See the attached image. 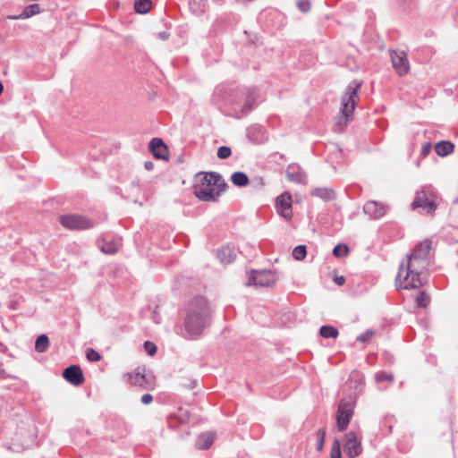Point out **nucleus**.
Returning a JSON list of instances; mask_svg holds the SVG:
<instances>
[{
	"label": "nucleus",
	"instance_id": "obj_1",
	"mask_svg": "<svg viewBox=\"0 0 458 458\" xmlns=\"http://www.w3.org/2000/svg\"><path fill=\"white\" fill-rule=\"evenodd\" d=\"M211 311L202 296L193 298L188 304L182 335L186 339H197L208 326Z\"/></svg>",
	"mask_w": 458,
	"mask_h": 458
},
{
	"label": "nucleus",
	"instance_id": "obj_2",
	"mask_svg": "<svg viewBox=\"0 0 458 458\" xmlns=\"http://www.w3.org/2000/svg\"><path fill=\"white\" fill-rule=\"evenodd\" d=\"M196 177H200L199 182L193 186L194 195L206 202H216L228 188L227 182L217 172H200Z\"/></svg>",
	"mask_w": 458,
	"mask_h": 458
},
{
	"label": "nucleus",
	"instance_id": "obj_3",
	"mask_svg": "<svg viewBox=\"0 0 458 458\" xmlns=\"http://www.w3.org/2000/svg\"><path fill=\"white\" fill-rule=\"evenodd\" d=\"M428 265V260L417 259L412 255L407 256L406 262H402L395 278L397 288L405 290L417 289L423 283L420 278V273Z\"/></svg>",
	"mask_w": 458,
	"mask_h": 458
},
{
	"label": "nucleus",
	"instance_id": "obj_4",
	"mask_svg": "<svg viewBox=\"0 0 458 458\" xmlns=\"http://www.w3.org/2000/svg\"><path fill=\"white\" fill-rule=\"evenodd\" d=\"M361 87V82L358 81H351L342 98L341 117L338 121L339 131H342L348 123L349 118L352 116V112L358 103L359 96L358 90Z\"/></svg>",
	"mask_w": 458,
	"mask_h": 458
},
{
	"label": "nucleus",
	"instance_id": "obj_5",
	"mask_svg": "<svg viewBox=\"0 0 458 458\" xmlns=\"http://www.w3.org/2000/svg\"><path fill=\"white\" fill-rule=\"evenodd\" d=\"M435 191L431 186H424L416 192L414 200L411 203V208H427L428 213L435 211L437 205L435 203Z\"/></svg>",
	"mask_w": 458,
	"mask_h": 458
},
{
	"label": "nucleus",
	"instance_id": "obj_6",
	"mask_svg": "<svg viewBox=\"0 0 458 458\" xmlns=\"http://www.w3.org/2000/svg\"><path fill=\"white\" fill-rule=\"evenodd\" d=\"M278 276L276 272L271 270H251L249 276L247 285H256L259 287L273 286L277 281Z\"/></svg>",
	"mask_w": 458,
	"mask_h": 458
},
{
	"label": "nucleus",
	"instance_id": "obj_7",
	"mask_svg": "<svg viewBox=\"0 0 458 458\" xmlns=\"http://www.w3.org/2000/svg\"><path fill=\"white\" fill-rule=\"evenodd\" d=\"M60 224L70 230H84L93 226L88 218L79 215H64L59 218Z\"/></svg>",
	"mask_w": 458,
	"mask_h": 458
},
{
	"label": "nucleus",
	"instance_id": "obj_8",
	"mask_svg": "<svg viewBox=\"0 0 458 458\" xmlns=\"http://www.w3.org/2000/svg\"><path fill=\"white\" fill-rule=\"evenodd\" d=\"M353 415L352 403L342 400L339 403L336 413V425L339 431H344L348 427V424Z\"/></svg>",
	"mask_w": 458,
	"mask_h": 458
},
{
	"label": "nucleus",
	"instance_id": "obj_9",
	"mask_svg": "<svg viewBox=\"0 0 458 458\" xmlns=\"http://www.w3.org/2000/svg\"><path fill=\"white\" fill-rule=\"evenodd\" d=\"M259 90L256 88H250L248 89L244 104L241 107L240 114L236 115L237 118H242L250 112H252L258 106L259 100Z\"/></svg>",
	"mask_w": 458,
	"mask_h": 458
},
{
	"label": "nucleus",
	"instance_id": "obj_10",
	"mask_svg": "<svg viewBox=\"0 0 458 458\" xmlns=\"http://www.w3.org/2000/svg\"><path fill=\"white\" fill-rule=\"evenodd\" d=\"M292 202V195L288 191H284L276 198L277 212L286 220H290L293 216Z\"/></svg>",
	"mask_w": 458,
	"mask_h": 458
},
{
	"label": "nucleus",
	"instance_id": "obj_11",
	"mask_svg": "<svg viewBox=\"0 0 458 458\" xmlns=\"http://www.w3.org/2000/svg\"><path fill=\"white\" fill-rule=\"evenodd\" d=\"M344 449L346 454L351 458H354L361 454V444L358 441L355 432L350 431L345 434V444Z\"/></svg>",
	"mask_w": 458,
	"mask_h": 458
},
{
	"label": "nucleus",
	"instance_id": "obj_12",
	"mask_svg": "<svg viewBox=\"0 0 458 458\" xmlns=\"http://www.w3.org/2000/svg\"><path fill=\"white\" fill-rule=\"evenodd\" d=\"M64 378L70 384L78 386L84 382V376L81 369L77 365H70L63 371Z\"/></svg>",
	"mask_w": 458,
	"mask_h": 458
},
{
	"label": "nucleus",
	"instance_id": "obj_13",
	"mask_svg": "<svg viewBox=\"0 0 458 458\" xmlns=\"http://www.w3.org/2000/svg\"><path fill=\"white\" fill-rule=\"evenodd\" d=\"M285 175L288 181L294 183L306 184L307 175L303 169L296 164H291L286 167Z\"/></svg>",
	"mask_w": 458,
	"mask_h": 458
},
{
	"label": "nucleus",
	"instance_id": "obj_14",
	"mask_svg": "<svg viewBox=\"0 0 458 458\" xmlns=\"http://www.w3.org/2000/svg\"><path fill=\"white\" fill-rule=\"evenodd\" d=\"M391 60L394 68L400 76L408 73L410 65L404 53H397L394 51L391 54Z\"/></svg>",
	"mask_w": 458,
	"mask_h": 458
},
{
	"label": "nucleus",
	"instance_id": "obj_15",
	"mask_svg": "<svg viewBox=\"0 0 458 458\" xmlns=\"http://www.w3.org/2000/svg\"><path fill=\"white\" fill-rule=\"evenodd\" d=\"M149 149L157 159H167L168 148L162 139L153 138L149 142Z\"/></svg>",
	"mask_w": 458,
	"mask_h": 458
},
{
	"label": "nucleus",
	"instance_id": "obj_16",
	"mask_svg": "<svg viewBox=\"0 0 458 458\" xmlns=\"http://www.w3.org/2000/svg\"><path fill=\"white\" fill-rule=\"evenodd\" d=\"M363 210L365 214L369 215L370 217L378 219L385 216L386 207L383 203L370 200L364 205Z\"/></svg>",
	"mask_w": 458,
	"mask_h": 458
},
{
	"label": "nucleus",
	"instance_id": "obj_17",
	"mask_svg": "<svg viewBox=\"0 0 458 458\" xmlns=\"http://www.w3.org/2000/svg\"><path fill=\"white\" fill-rule=\"evenodd\" d=\"M432 248V242L428 239H426L420 242H419L413 249L411 255L415 257L417 259H424L428 260L430 250Z\"/></svg>",
	"mask_w": 458,
	"mask_h": 458
},
{
	"label": "nucleus",
	"instance_id": "obj_18",
	"mask_svg": "<svg viewBox=\"0 0 458 458\" xmlns=\"http://www.w3.org/2000/svg\"><path fill=\"white\" fill-rule=\"evenodd\" d=\"M310 195L319 198L324 201H331L335 199V192L333 188L317 187L310 191Z\"/></svg>",
	"mask_w": 458,
	"mask_h": 458
},
{
	"label": "nucleus",
	"instance_id": "obj_19",
	"mask_svg": "<svg viewBox=\"0 0 458 458\" xmlns=\"http://www.w3.org/2000/svg\"><path fill=\"white\" fill-rule=\"evenodd\" d=\"M217 258L218 259L225 264H229L233 262L236 257L235 250L233 247L224 246L217 250Z\"/></svg>",
	"mask_w": 458,
	"mask_h": 458
},
{
	"label": "nucleus",
	"instance_id": "obj_20",
	"mask_svg": "<svg viewBox=\"0 0 458 458\" xmlns=\"http://www.w3.org/2000/svg\"><path fill=\"white\" fill-rule=\"evenodd\" d=\"M454 145L449 140H442L435 145V151L440 157H446L453 153Z\"/></svg>",
	"mask_w": 458,
	"mask_h": 458
},
{
	"label": "nucleus",
	"instance_id": "obj_21",
	"mask_svg": "<svg viewBox=\"0 0 458 458\" xmlns=\"http://www.w3.org/2000/svg\"><path fill=\"white\" fill-rule=\"evenodd\" d=\"M40 13V7L38 4H32L26 6L21 14L12 16L11 19L18 20V19H28L33 15H36Z\"/></svg>",
	"mask_w": 458,
	"mask_h": 458
},
{
	"label": "nucleus",
	"instance_id": "obj_22",
	"mask_svg": "<svg viewBox=\"0 0 458 458\" xmlns=\"http://www.w3.org/2000/svg\"><path fill=\"white\" fill-rule=\"evenodd\" d=\"M214 442V435L209 432L203 433L199 436L196 446L199 449L206 450L210 447Z\"/></svg>",
	"mask_w": 458,
	"mask_h": 458
},
{
	"label": "nucleus",
	"instance_id": "obj_23",
	"mask_svg": "<svg viewBox=\"0 0 458 458\" xmlns=\"http://www.w3.org/2000/svg\"><path fill=\"white\" fill-rule=\"evenodd\" d=\"M231 181L237 187H244L249 184L250 179L243 172H234L231 175Z\"/></svg>",
	"mask_w": 458,
	"mask_h": 458
},
{
	"label": "nucleus",
	"instance_id": "obj_24",
	"mask_svg": "<svg viewBox=\"0 0 458 458\" xmlns=\"http://www.w3.org/2000/svg\"><path fill=\"white\" fill-rule=\"evenodd\" d=\"M151 5V0H135L134 10L138 13L146 14L149 12Z\"/></svg>",
	"mask_w": 458,
	"mask_h": 458
},
{
	"label": "nucleus",
	"instance_id": "obj_25",
	"mask_svg": "<svg viewBox=\"0 0 458 458\" xmlns=\"http://www.w3.org/2000/svg\"><path fill=\"white\" fill-rule=\"evenodd\" d=\"M319 334L324 338H336L339 335L337 328L330 325L322 326Z\"/></svg>",
	"mask_w": 458,
	"mask_h": 458
},
{
	"label": "nucleus",
	"instance_id": "obj_26",
	"mask_svg": "<svg viewBox=\"0 0 458 458\" xmlns=\"http://www.w3.org/2000/svg\"><path fill=\"white\" fill-rule=\"evenodd\" d=\"M49 345V339L47 335H40L35 343V349L38 352H45Z\"/></svg>",
	"mask_w": 458,
	"mask_h": 458
},
{
	"label": "nucleus",
	"instance_id": "obj_27",
	"mask_svg": "<svg viewBox=\"0 0 458 458\" xmlns=\"http://www.w3.org/2000/svg\"><path fill=\"white\" fill-rule=\"evenodd\" d=\"M119 249V244L117 242H105L100 246V250L102 252L106 254H114L117 252Z\"/></svg>",
	"mask_w": 458,
	"mask_h": 458
},
{
	"label": "nucleus",
	"instance_id": "obj_28",
	"mask_svg": "<svg viewBox=\"0 0 458 458\" xmlns=\"http://www.w3.org/2000/svg\"><path fill=\"white\" fill-rule=\"evenodd\" d=\"M307 254V248L305 245H298L293 250V257L296 260H302Z\"/></svg>",
	"mask_w": 458,
	"mask_h": 458
},
{
	"label": "nucleus",
	"instance_id": "obj_29",
	"mask_svg": "<svg viewBox=\"0 0 458 458\" xmlns=\"http://www.w3.org/2000/svg\"><path fill=\"white\" fill-rule=\"evenodd\" d=\"M349 253V248L345 244H337L333 249V254L336 258H344Z\"/></svg>",
	"mask_w": 458,
	"mask_h": 458
},
{
	"label": "nucleus",
	"instance_id": "obj_30",
	"mask_svg": "<svg viewBox=\"0 0 458 458\" xmlns=\"http://www.w3.org/2000/svg\"><path fill=\"white\" fill-rule=\"evenodd\" d=\"M130 377L135 386L146 387L145 386L146 377L144 374L136 372L134 374L130 375Z\"/></svg>",
	"mask_w": 458,
	"mask_h": 458
},
{
	"label": "nucleus",
	"instance_id": "obj_31",
	"mask_svg": "<svg viewBox=\"0 0 458 458\" xmlns=\"http://www.w3.org/2000/svg\"><path fill=\"white\" fill-rule=\"evenodd\" d=\"M330 457L331 458H341L342 457L341 444L337 438H335L334 440V443H333V445L331 448V452H330Z\"/></svg>",
	"mask_w": 458,
	"mask_h": 458
},
{
	"label": "nucleus",
	"instance_id": "obj_32",
	"mask_svg": "<svg viewBox=\"0 0 458 458\" xmlns=\"http://www.w3.org/2000/svg\"><path fill=\"white\" fill-rule=\"evenodd\" d=\"M430 299L424 292L420 293L416 299L417 305L420 308H426L429 304Z\"/></svg>",
	"mask_w": 458,
	"mask_h": 458
},
{
	"label": "nucleus",
	"instance_id": "obj_33",
	"mask_svg": "<svg viewBox=\"0 0 458 458\" xmlns=\"http://www.w3.org/2000/svg\"><path fill=\"white\" fill-rule=\"evenodd\" d=\"M325 437H326V430L324 428H319L317 431V438H318L317 447H316L317 451L320 452L323 449Z\"/></svg>",
	"mask_w": 458,
	"mask_h": 458
},
{
	"label": "nucleus",
	"instance_id": "obj_34",
	"mask_svg": "<svg viewBox=\"0 0 458 458\" xmlns=\"http://www.w3.org/2000/svg\"><path fill=\"white\" fill-rule=\"evenodd\" d=\"M86 357L89 361L93 362L98 361L101 359V355L99 354V352L92 348L87 349Z\"/></svg>",
	"mask_w": 458,
	"mask_h": 458
},
{
	"label": "nucleus",
	"instance_id": "obj_35",
	"mask_svg": "<svg viewBox=\"0 0 458 458\" xmlns=\"http://www.w3.org/2000/svg\"><path fill=\"white\" fill-rule=\"evenodd\" d=\"M232 155V149L227 146H222L217 149V157L221 159L228 158Z\"/></svg>",
	"mask_w": 458,
	"mask_h": 458
},
{
	"label": "nucleus",
	"instance_id": "obj_36",
	"mask_svg": "<svg viewBox=\"0 0 458 458\" xmlns=\"http://www.w3.org/2000/svg\"><path fill=\"white\" fill-rule=\"evenodd\" d=\"M249 183L250 184V186L253 189H256V190L262 188L265 184L263 178L260 176H255V177L251 178L250 180Z\"/></svg>",
	"mask_w": 458,
	"mask_h": 458
},
{
	"label": "nucleus",
	"instance_id": "obj_37",
	"mask_svg": "<svg viewBox=\"0 0 458 458\" xmlns=\"http://www.w3.org/2000/svg\"><path fill=\"white\" fill-rule=\"evenodd\" d=\"M376 379L378 382H383L386 380L392 381L394 379V376L392 374L382 371L376 374Z\"/></svg>",
	"mask_w": 458,
	"mask_h": 458
},
{
	"label": "nucleus",
	"instance_id": "obj_38",
	"mask_svg": "<svg viewBox=\"0 0 458 458\" xmlns=\"http://www.w3.org/2000/svg\"><path fill=\"white\" fill-rule=\"evenodd\" d=\"M297 6L302 13H308L310 10L311 4L308 0H301L297 2Z\"/></svg>",
	"mask_w": 458,
	"mask_h": 458
},
{
	"label": "nucleus",
	"instance_id": "obj_39",
	"mask_svg": "<svg viewBox=\"0 0 458 458\" xmlns=\"http://www.w3.org/2000/svg\"><path fill=\"white\" fill-rule=\"evenodd\" d=\"M144 348H145V351L149 354V355H154L156 352H157V346L155 345V344L149 342V341H146L144 343Z\"/></svg>",
	"mask_w": 458,
	"mask_h": 458
},
{
	"label": "nucleus",
	"instance_id": "obj_40",
	"mask_svg": "<svg viewBox=\"0 0 458 458\" xmlns=\"http://www.w3.org/2000/svg\"><path fill=\"white\" fill-rule=\"evenodd\" d=\"M374 335V331L373 330H367L366 332L360 334L358 337H357V341L360 342V343H365L367 342L369 339H370V337Z\"/></svg>",
	"mask_w": 458,
	"mask_h": 458
},
{
	"label": "nucleus",
	"instance_id": "obj_41",
	"mask_svg": "<svg viewBox=\"0 0 458 458\" xmlns=\"http://www.w3.org/2000/svg\"><path fill=\"white\" fill-rule=\"evenodd\" d=\"M140 401L145 405L149 404L153 401V396L150 394H145L141 396Z\"/></svg>",
	"mask_w": 458,
	"mask_h": 458
},
{
	"label": "nucleus",
	"instance_id": "obj_42",
	"mask_svg": "<svg viewBox=\"0 0 458 458\" xmlns=\"http://www.w3.org/2000/svg\"><path fill=\"white\" fill-rule=\"evenodd\" d=\"M430 151H431V143H429V142L424 144L423 147L421 148V155L424 157L428 156Z\"/></svg>",
	"mask_w": 458,
	"mask_h": 458
},
{
	"label": "nucleus",
	"instance_id": "obj_43",
	"mask_svg": "<svg viewBox=\"0 0 458 458\" xmlns=\"http://www.w3.org/2000/svg\"><path fill=\"white\" fill-rule=\"evenodd\" d=\"M144 167L148 171H151L154 168V163L151 161H146L144 163Z\"/></svg>",
	"mask_w": 458,
	"mask_h": 458
},
{
	"label": "nucleus",
	"instance_id": "obj_44",
	"mask_svg": "<svg viewBox=\"0 0 458 458\" xmlns=\"http://www.w3.org/2000/svg\"><path fill=\"white\" fill-rule=\"evenodd\" d=\"M183 386L189 389H193L196 386V380H189V383L183 384Z\"/></svg>",
	"mask_w": 458,
	"mask_h": 458
},
{
	"label": "nucleus",
	"instance_id": "obj_45",
	"mask_svg": "<svg viewBox=\"0 0 458 458\" xmlns=\"http://www.w3.org/2000/svg\"><path fill=\"white\" fill-rule=\"evenodd\" d=\"M158 38H161L162 40H165L169 38V33H167L166 31L159 32Z\"/></svg>",
	"mask_w": 458,
	"mask_h": 458
},
{
	"label": "nucleus",
	"instance_id": "obj_46",
	"mask_svg": "<svg viewBox=\"0 0 458 458\" xmlns=\"http://www.w3.org/2000/svg\"><path fill=\"white\" fill-rule=\"evenodd\" d=\"M344 281H345V280H344V276H336V277L335 278V282L338 285H342V284H344Z\"/></svg>",
	"mask_w": 458,
	"mask_h": 458
},
{
	"label": "nucleus",
	"instance_id": "obj_47",
	"mask_svg": "<svg viewBox=\"0 0 458 458\" xmlns=\"http://www.w3.org/2000/svg\"><path fill=\"white\" fill-rule=\"evenodd\" d=\"M13 451L19 452L21 451V448L13 445V446L10 447ZM23 448H21L22 450Z\"/></svg>",
	"mask_w": 458,
	"mask_h": 458
},
{
	"label": "nucleus",
	"instance_id": "obj_48",
	"mask_svg": "<svg viewBox=\"0 0 458 458\" xmlns=\"http://www.w3.org/2000/svg\"><path fill=\"white\" fill-rule=\"evenodd\" d=\"M4 90V87H3V84L0 82V95L2 94Z\"/></svg>",
	"mask_w": 458,
	"mask_h": 458
},
{
	"label": "nucleus",
	"instance_id": "obj_49",
	"mask_svg": "<svg viewBox=\"0 0 458 458\" xmlns=\"http://www.w3.org/2000/svg\"><path fill=\"white\" fill-rule=\"evenodd\" d=\"M4 370H0V375L4 374Z\"/></svg>",
	"mask_w": 458,
	"mask_h": 458
},
{
	"label": "nucleus",
	"instance_id": "obj_50",
	"mask_svg": "<svg viewBox=\"0 0 458 458\" xmlns=\"http://www.w3.org/2000/svg\"><path fill=\"white\" fill-rule=\"evenodd\" d=\"M157 311H154V318L156 319Z\"/></svg>",
	"mask_w": 458,
	"mask_h": 458
},
{
	"label": "nucleus",
	"instance_id": "obj_51",
	"mask_svg": "<svg viewBox=\"0 0 458 458\" xmlns=\"http://www.w3.org/2000/svg\"><path fill=\"white\" fill-rule=\"evenodd\" d=\"M457 201H458V199H457Z\"/></svg>",
	"mask_w": 458,
	"mask_h": 458
}]
</instances>
